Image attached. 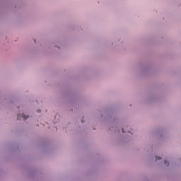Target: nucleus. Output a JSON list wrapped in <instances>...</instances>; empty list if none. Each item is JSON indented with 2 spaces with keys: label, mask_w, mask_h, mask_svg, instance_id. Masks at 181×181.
<instances>
[{
  "label": "nucleus",
  "mask_w": 181,
  "mask_h": 181,
  "mask_svg": "<svg viewBox=\"0 0 181 181\" xmlns=\"http://www.w3.org/2000/svg\"><path fill=\"white\" fill-rule=\"evenodd\" d=\"M156 160H160V159H162V158L159 157V156H156Z\"/></svg>",
  "instance_id": "7ed1b4c3"
},
{
  "label": "nucleus",
  "mask_w": 181,
  "mask_h": 181,
  "mask_svg": "<svg viewBox=\"0 0 181 181\" xmlns=\"http://www.w3.org/2000/svg\"><path fill=\"white\" fill-rule=\"evenodd\" d=\"M122 132H123V133L125 132H124V129H122Z\"/></svg>",
  "instance_id": "39448f33"
},
{
  "label": "nucleus",
  "mask_w": 181,
  "mask_h": 181,
  "mask_svg": "<svg viewBox=\"0 0 181 181\" xmlns=\"http://www.w3.org/2000/svg\"><path fill=\"white\" fill-rule=\"evenodd\" d=\"M164 164L165 165V166H169V162H168L167 160L164 161Z\"/></svg>",
  "instance_id": "f03ea898"
},
{
  "label": "nucleus",
  "mask_w": 181,
  "mask_h": 181,
  "mask_svg": "<svg viewBox=\"0 0 181 181\" xmlns=\"http://www.w3.org/2000/svg\"><path fill=\"white\" fill-rule=\"evenodd\" d=\"M37 112H40V110H37Z\"/></svg>",
  "instance_id": "20e7f679"
},
{
  "label": "nucleus",
  "mask_w": 181,
  "mask_h": 181,
  "mask_svg": "<svg viewBox=\"0 0 181 181\" xmlns=\"http://www.w3.org/2000/svg\"><path fill=\"white\" fill-rule=\"evenodd\" d=\"M21 118H23V119H28V118H29V116L25 115V114H22V115H18L17 119H21Z\"/></svg>",
  "instance_id": "f257e3e1"
}]
</instances>
